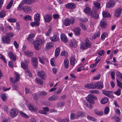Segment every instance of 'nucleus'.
<instances>
[{"instance_id":"obj_60","label":"nucleus","mask_w":122,"mask_h":122,"mask_svg":"<svg viewBox=\"0 0 122 122\" xmlns=\"http://www.w3.org/2000/svg\"><path fill=\"white\" fill-rule=\"evenodd\" d=\"M32 96L34 99L36 101L38 100V97L36 94L34 93L33 94Z\"/></svg>"},{"instance_id":"obj_17","label":"nucleus","mask_w":122,"mask_h":122,"mask_svg":"<svg viewBox=\"0 0 122 122\" xmlns=\"http://www.w3.org/2000/svg\"><path fill=\"white\" fill-rule=\"evenodd\" d=\"M61 40L64 43L67 42V39L66 36L63 34H61L60 36Z\"/></svg>"},{"instance_id":"obj_22","label":"nucleus","mask_w":122,"mask_h":122,"mask_svg":"<svg viewBox=\"0 0 122 122\" xmlns=\"http://www.w3.org/2000/svg\"><path fill=\"white\" fill-rule=\"evenodd\" d=\"M76 41L74 40L71 41L69 45L71 47H76L77 44L76 42Z\"/></svg>"},{"instance_id":"obj_21","label":"nucleus","mask_w":122,"mask_h":122,"mask_svg":"<svg viewBox=\"0 0 122 122\" xmlns=\"http://www.w3.org/2000/svg\"><path fill=\"white\" fill-rule=\"evenodd\" d=\"M28 107L29 110L31 111H33L34 112H36L38 110L37 108H34L32 105V104L30 103L29 104Z\"/></svg>"},{"instance_id":"obj_56","label":"nucleus","mask_w":122,"mask_h":122,"mask_svg":"<svg viewBox=\"0 0 122 122\" xmlns=\"http://www.w3.org/2000/svg\"><path fill=\"white\" fill-rule=\"evenodd\" d=\"M117 85L121 88H122V84L118 79H117Z\"/></svg>"},{"instance_id":"obj_28","label":"nucleus","mask_w":122,"mask_h":122,"mask_svg":"<svg viewBox=\"0 0 122 122\" xmlns=\"http://www.w3.org/2000/svg\"><path fill=\"white\" fill-rule=\"evenodd\" d=\"M33 0H23L22 3L23 5L27 4L29 5H30L32 3V1Z\"/></svg>"},{"instance_id":"obj_6","label":"nucleus","mask_w":122,"mask_h":122,"mask_svg":"<svg viewBox=\"0 0 122 122\" xmlns=\"http://www.w3.org/2000/svg\"><path fill=\"white\" fill-rule=\"evenodd\" d=\"M8 54L10 59L12 61L15 62V61L16 57L15 54L11 51H9Z\"/></svg>"},{"instance_id":"obj_11","label":"nucleus","mask_w":122,"mask_h":122,"mask_svg":"<svg viewBox=\"0 0 122 122\" xmlns=\"http://www.w3.org/2000/svg\"><path fill=\"white\" fill-rule=\"evenodd\" d=\"M32 64L34 68H36L38 66V60L35 57H34L32 58Z\"/></svg>"},{"instance_id":"obj_37","label":"nucleus","mask_w":122,"mask_h":122,"mask_svg":"<svg viewBox=\"0 0 122 122\" xmlns=\"http://www.w3.org/2000/svg\"><path fill=\"white\" fill-rule=\"evenodd\" d=\"M91 15L92 17L95 19H97L99 16L98 14L95 12L92 13Z\"/></svg>"},{"instance_id":"obj_49","label":"nucleus","mask_w":122,"mask_h":122,"mask_svg":"<svg viewBox=\"0 0 122 122\" xmlns=\"http://www.w3.org/2000/svg\"><path fill=\"white\" fill-rule=\"evenodd\" d=\"M36 81L38 84L40 85H42L43 84L42 81L39 79L36 78Z\"/></svg>"},{"instance_id":"obj_53","label":"nucleus","mask_w":122,"mask_h":122,"mask_svg":"<svg viewBox=\"0 0 122 122\" xmlns=\"http://www.w3.org/2000/svg\"><path fill=\"white\" fill-rule=\"evenodd\" d=\"M60 55L66 57L67 56V52L65 51H62L61 52Z\"/></svg>"},{"instance_id":"obj_52","label":"nucleus","mask_w":122,"mask_h":122,"mask_svg":"<svg viewBox=\"0 0 122 122\" xmlns=\"http://www.w3.org/2000/svg\"><path fill=\"white\" fill-rule=\"evenodd\" d=\"M52 30V27H50L48 29V30L47 32L46 33V36H49L50 34V33H51V31Z\"/></svg>"},{"instance_id":"obj_26","label":"nucleus","mask_w":122,"mask_h":122,"mask_svg":"<svg viewBox=\"0 0 122 122\" xmlns=\"http://www.w3.org/2000/svg\"><path fill=\"white\" fill-rule=\"evenodd\" d=\"M112 92L111 91H107L105 90H103L102 91V94L108 97L111 96L110 93H111Z\"/></svg>"},{"instance_id":"obj_34","label":"nucleus","mask_w":122,"mask_h":122,"mask_svg":"<svg viewBox=\"0 0 122 122\" xmlns=\"http://www.w3.org/2000/svg\"><path fill=\"white\" fill-rule=\"evenodd\" d=\"M30 24L31 26L33 27L34 26H38L40 25V23L37 21H35V22H31Z\"/></svg>"},{"instance_id":"obj_42","label":"nucleus","mask_w":122,"mask_h":122,"mask_svg":"<svg viewBox=\"0 0 122 122\" xmlns=\"http://www.w3.org/2000/svg\"><path fill=\"white\" fill-rule=\"evenodd\" d=\"M20 114L21 116L25 118H28L29 117L27 115L25 114V113L22 112L20 111L19 113Z\"/></svg>"},{"instance_id":"obj_19","label":"nucleus","mask_w":122,"mask_h":122,"mask_svg":"<svg viewBox=\"0 0 122 122\" xmlns=\"http://www.w3.org/2000/svg\"><path fill=\"white\" fill-rule=\"evenodd\" d=\"M35 37V35L33 34H30L27 37V39L29 42H31L33 41V38Z\"/></svg>"},{"instance_id":"obj_12","label":"nucleus","mask_w":122,"mask_h":122,"mask_svg":"<svg viewBox=\"0 0 122 122\" xmlns=\"http://www.w3.org/2000/svg\"><path fill=\"white\" fill-rule=\"evenodd\" d=\"M115 1L113 0H111L109 1L106 4V7L109 8H113L114 5Z\"/></svg>"},{"instance_id":"obj_8","label":"nucleus","mask_w":122,"mask_h":122,"mask_svg":"<svg viewBox=\"0 0 122 122\" xmlns=\"http://www.w3.org/2000/svg\"><path fill=\"white\" fill-rule=\"evenodd\" d=\"M18 111L17 110L14 108H13L10 111V115L13 117H15L17 115Z\"/></svg>"},{"instance_id":"obj_1","label":"nucleus","mask_w":122,"mask_h":122,"mask_svg":"<svg viewBox=\"0 0 122 122\" xmlns=\"http://www.w3.org/2000/svg\"><path fill=\"white\" fill-rule=\"evenodd\" d=\"M95 98L94 96L92 94L89 95L86 97L87 102L85 103V105L88 108L91 109L93 108L92 105L94 104V99Z\"/></svg>"},{"instance_id":"obj_32","label":"nucleus","mask_w":122,"mask_h":122,"mask_svg":"<svg viewBox=\"0 0 122 122\" xmlns=\"http://www.w3.org/2000/svg\"><path fill=\"white\" fill-rule=\"evenodd\" d=\"M85 88L90 89H95L96 88L95 86H92V84H91V83L90 84L86 85L84 86Z\"/></svg>"},{"instance_id":"obj_54","label":"nucleus","mask_w":122,"mask_h":122,"mask_svg":"<svg viewBox=\"0 0 122 122\" xmlns=\"http://www.w3.org/2000/svg\"><path fill=\"white\" fill-rule=\"evenodd\" d=\"M99 36V35L98 33H95L92 36V38L93 39H95Z\"/></svg>"},{"instance_id":"obj_43","label":"nucleus","mask_w":122,"mask_h":122,"mask_svg":"<svg viewBox=\"0 0 122 122\" xmlns=\"http://www.w3.org/2000/svg\"><path fill=\"white\" fill-rule=\"evenodd\" d=\"M107 36V33H102L101 36V39L102 41H104L106 36Z\"/></svg>"},{"instance_id":"obj_18","label":"nucleus","mask_w":122,"mask_h":122,"mask_svg":"<svg viewBox=\"0 0 122 122\" xmlns=\"http://www.w3.org/2000/svg\"><path fill=\"white\" fill-rule=\"evenodd\" d=\"M74 33L76 36L80 35L81 33V30L80 28L74 29L73 30Z\"/></svg>"},{"instance_id":"obj_44","label":"nucleus","mask_w":122,"mask_h":122,"mask_svg":"<svg viewBox=\"0 0 122 122\" xmlns=\"http://www.w3.org/2000/svg\"><path fill=\"white\" fill-rule=\"evenodd\" d=\"M91 9L89 7H86L83 10L86 13L88 14L90 13Z\"/></svg>"},{"instance_id":"obj_39","label":"nucleus","mask_w":122,"mask_h":122,"mask_svg":"<svg viewBox=\"0 0 122 122\" xmlns=\"http://www.w3.org/2000/svg\"><path fill=\"white\" fill-rule=\"evenodd\" d=\"M6 15V12L3 10H2L0 12V18H3L5 17Z\"/></svg>"},{"instance_id":"obj_25","label":"nucleus","mask_w":122,"mask_h":122,"mask_svg":"<svg viewBox=\"0 0 122 122\" xmlns=\"http://www.w3.org/2000/svg\"><path fill=\"white\" fill-rule=\"evenodd\" d=\"M102 15L103 17H110L111 15L110 13L106 11H103L102 12Z\"/></svg>"},{"instance_id":"obj_47","label":"nucleus","mask_w":122,"mask_h":122,"mask_svg":"<svg viewBox=\"0 0 122 122\" xmlns=\"http://www.w3.org/2000/svg\"><path fill=\"white\" fill-rule=\"evenodd\" d=\"M25 75H27L28 76H32V74L29 70H27L25 71Z\"/></svg>"},{"instance_id":"obj_7","label":"nucleus","mask_w":122,"mask_h":122,"mask_svg":"<svg viewBox=\"0 0 122 122\" xmlns=\"http://www.w3.org/2000/svg\"><path fill=\"white\" fill-rule=\"evenodd\" d=\"M11 39L7 36H3L2 38V41L3 43L6 44H9L10 43Z\"/></svg>"},{"instance_id":"obj_13","label":"nucleus","mask_w":122,"mask_h":122,"mask_svg":"<svg viewBox=\"0 0 122 122\" xmlns=\"http://www.w3.org/2000/svg\"><path fill=\"white\" fill-rule=\"evenodd\" d=\"M21 67L24 70H26L28 69V62L27 61H24L21 62Z\"/></svg>"},{"instance_id":"obj_31","label":"nucleus","mask_w":122,"mask_h":122,"mask_svg":"<svg viewBox=\"0 0 122 122\" xmlns=\"http://www.w3.org/2000/svg\"><path fill=\"white\" fill-rule=\"evenodd\" d=\"M64 66L65 68H67L69 67V61L67 59H65L64 60Z\"/></svg>"},{"instance_id":"obj_59","label":"nucleus","mask_w":122,"mask_h":122,"mask_svg":"<svg viewBox=\"0 0 122 122\" xmlns=\"http://www.w3.org/2000/svg\"><path fill=\"white\" fill-rule=\"evenodd\" d=\"M53 15L54 19H58L60 17L59 15L57 14H53Z\"/></svg>"},{"instance_id":"obj_23","label":"nucleus","mask_w":122,"mask_h":122,"mask_svg":"<svg viewBox=\"0 0 122 122\" xmlns=\"http://www.w3.org/2000/svg\"><path fill=\"white\" fill-rule=\"evenodd\" d=\"M53 43L52 42L47 43L46 44V47L47 49H50L54 47Z\"/></svg>"},{"instance_id":"obj_36","label":"nucleus","mask_w":122,"mask_h":122,"mask_svg":"<svg viewBox=\"0 0 122 122\" xmlns=\"http://www.w3.org/2000/svg\"><path fill=\"white\" fill-rule=\"evenodd\" d=\"M22 9L23 11L25 12H27L30 10L29 7L28 6H25L22 8Z\"/></svg>"},{"instance_id":"obj_61","label":"nucleus","mask_w":122,"mask_h":122,"mask_svg":"<svg viewBox=\"0 0 122 122\" xmlns=\"http://www.w3.org/2000/svg\"><path fill=\"white\" fill-rule=\"evenodd\" d=\"M25 92L26 94L31 93V94H32V92L27 88H25Z\"/></svg>"},{"instance_id":"obj_20","label":"nucleus","mask_w":122,"mask_h":122,"mask_svg":"<svg viewBox=\"0 0 122 122\" xmlns=\"http://www.w3.org/2000/svg\"><path fill=\"white\" fill-rule=\"evenodd\" d=\"M96 62L94 64H91L90 67L91 68H92L96 66L97 64L99 62V57L98 56L96 59Z\"/></svg>"},{"instance_id":"obj_45","label":"nucleus","mask_w":122,"mask_h":122,"mask_svg":"<svg viewBox=\"0 0 122 122\" xmlns=\"http://www.w3.org/2000/svg\"><path fill=\"white\" fill-rule=\"evenodd\" d=\"M24 19L25 21H27L28 20H31V19L30 16L27 15L25 16L24 18Z\"/></svg>"},{"instance_id":"obj_63","label":"nucleus","mask_w":122,"mask_h":122,"mask_svg":"<svg viewBox=\"0 0 122 122\" xmlns=\"http://www.w3.org/2000/svg\"><path fill=\"white\" fill-rule=\"evenodd\" d=\"M8 65L10 67L13 68V63L12 62L9 61L8 62Z\"/></svg>"},{"instance_id":"obj_57","label":"nucleus","mask_w":122,"mask_h":122,"mask_svg":"<svg viewBox=\"0 0 122 122\" xmlns=\"http://www.w3.org/2000/svg\"><path fill=\"white\" fill-rule=\"evenodd\" d=\"M121 90L120 89H118L114 93L116 95L118 96H119L121 94Z\"/></svg>"},{"instance_id":"obj_27","label":"nucleus","mask_w":122,"mask_h":122,"mask_svg":"<svg viewBox=\"0 0 122 122\" xmlns=\"http://www.w3.org/2000/svg\"><path fill=\"white\" fill-rule=\"evenodd\" d=\"M75 59L73 56H71L70 59V64L73 66L75 64Z\"/></svg>"},{"instance_id":"obj_30","label":"nucleus","mask_w":122,"mask_h":122,"mask_svg":"<svg viewBox=\"0 0 122 122\" xmlns=\"http://www.w3.org/2000/svg\"><path fill=\"white\" fill-rule=\"evenodd\" d=\"M60 52V48L58 47L56 48L55 51V56L56 58L59 55Z\"/></svg>"},{"instance_id":"obj_55","label":"nucleus","mask_w":122,"mask_h":122,"mask_svg":"<svg viewBox=\"0 0 122 122\" xmlns=\"http://www.w3.org/2000/svg\"><path fill=\"white\" fill-rule=\"evenodd\" d=\"M93 4L96 8L98 9H99V3L97 2H94Z\"/></svg>"},{"instance_id":"obj_35","label":"nucleus","mask_w":122,"mask_h":122,"mask_svg":"<svg viewBox=\"0 0 122 122\" xmlns=\"http://www.w3.org/2000/svg\"><path fill=\"white\" fill-rule=\"evenodd\" d=\"M37 74L40 76H46L45 72L42 70L38 71Z\"/></svg>"},{"instance_id":"obj_38","label":"nucleus","mask_w":122,"mask_h":122,"mask_svg":"<svg viewBox=\"0 0 122 122\" xmlns=\"http://www.w3.org/2000/svg\"><path fill=\"white\" fill-rule=\"evenodd\" d=\"M108 101L109 100L108 98L104 97L102 99L101 102L102 104H105L107 103Z\"/></svg>"},{"instance_id":"obj_40","label":"nucleus","mask_w":122,"mask_h":122,"mask_svg":"<svg viewBox=\"0 0 122 122\" xmlns=\"http://www.w3.org/2000/svg\"><path fill=\"white\" fill-rule=\"evenodd\" d=\"M40 19V15L38 13H37L35 17H34V20L35 21H38Z\"/></svg>"},{"instance_id":"obj_33","label":"nucleus","mask_w":122,"mask_h":122,"mask_svg":"<svg viewBox=\"0 0 122 122\" xmlns=\"http://www.w3.org/2000/svg\"><path fill=\"white\" fill-rule=\"evenodd\" d=\"M1 97L2 100L4 102H5L7 98L6 94L5 93L2 94L1 95Z\"/></svg>"},{"instance_id":"obj_15","label":"nucleus","mask_w":122,"mask_h":122,"mask_svg":"<svg viewBox=\"0 0 122 122\" xmlns=\"http://www.w3.org/2000/svg\"><path fill=\"white\" fill-rule=\"evenodd\" d=\"M50 39L52 42H54L59 41L60 40V38L57 35H55L50 37Z\"/></svg>"},{"instance_id":"obj_24","label":"nucleus","mask_w":122,"mask_h":122,"mask_svg":"<svg viewBox=\"0 0 122 122\" xmlns=\"http://www.w3.org/2000/svg\"><path fill=\"white\" fill-rule=\"evenodd\" d=\"M58 99V97L57 95H53L49 97L48 98V100L49 101H52L57 100Z\"/></svg>"},{"instance_id":"obj_10","label":"nucleus","mask_w":122,"mask_h":122,"mask_svg":"<svg viewBox=\"0 0 122 122\" xmlns=\"http://www.w3.org/2000/svg\"><path fill=\"white\" fill-rule=\"evenodd\" d=\"M65 7L67 9H74L75 8L76 6L74 3H69L66 5Z\"/></svg>"},{"instance_id":"obj_16","label":"nucleus","mask_w":122,"mask_h":122,"mask_svg":"<svg viewBox=\"0 0 122 122\" xmlns=\"http://www.w3.org/2000/svg\"><path fill=\"white\" fill-rule=\"evenodd\" d=\"M107 22L106 19L103 18L102 19L100 22V25L101 27L102 28H104L106 25Z\"/></svg>"},{"instance_id":"obj_29","label":"nucleus","mask_w":122,"mask_h":122,"mask_svg":"<svg viewBox=\"0 0 122 122\" xmlns=\"http://www.w3.org/2000/svg\"><path fill=\"white\" fill-rule=\"evenodd\" d=\"M24 53L29 57L32 56L33 54V52L28 50L25 51Z\"/></svg>"},{"instance_id":"obj_58","label":"nucleus","mask_w":122,"mask_h":122,"mask_svg":"<svg viewBox=\"0 0 122 122\" xmlns=\"http://www.w3.org/2000/svg\"><path fill=\"white\" fill-rule=\"evenodd\" d=\"M78 19L80 21L82 22H85L88 20L87 18H85V19H84L82 18H79Z\"/></svg>"},{"instance_id":"obj_2","label":"nucleus","mask_w":122,"mask_h":122,"mask_svg":"<svg viewBox=\"0 0 122 122\" xmlns=\"http://www.w3.org/2000/svg\"><path fill=\"white\" fill-rule=\"evenodd\" d=\"M92 47V42L88 38H86L84 41V42H81L80 48L82 50H86Z\"/></svg>"},{"instance_id":"obj_5","label":"nucleus","mask_w":122,"mask_h":122,"mask_svg":"<svg viewBox=\"0 0 122 122\" xmlns=\"http://www.w3.org/2000/svg\"><path fill=\"white\" fill-rule=\"evenodd\" d=\"M52 18V16L49 14H46L44 17V20L45 23H48L51 21Z\"/></svg>"},{"instance_id":"obj_48","label":"nucleus","mask_w":122,"mask_h":122,"mask_svg":"<svg viewBox=\"0 0 122 122\" xmlns=\"http://www.w3.org/2000/svg\"><path fill=\"white\" fill-rule=\"evenodd\" d=\"M91 83L92 84V86H95L96 88H99V82H98L95 83L93 82H91Z\"/></svg>"},{"instance_id":"obj_4","label":"nucleus","mask_w":122,"mask_h":122,"mask_svg":"<svg viewBox=\"0 0 122 122\" xmlns=\"http://www.w3.org/2000/svg\"><path fill=\"white\" fill-rule=\"evenodd\" d=\"M43 40L40 38L36 39L34 42V47L36 50H39L41 46Z\"/></svg>"},{"instance_id":"obj_14","label":"nucleus","mask_w":122,"mask_h":122,"mask_svg":"<svg viewBox=\"0 0 122 122\" xmlns=\"http://www.w3.org/2000/svg\"><path fill=\"white\" fill-rule=\"evenodd\" d=\"M38 58L39 59L40 62L42 64H44V60L47 62L48 61V58L46 57L45 56H42L41 57H39Z\"/></svg>"},{"instance_id":"obj_50","label":"nucleus","mask_w":122,"mask_h":122,"mask_svg":"<svg viewBox=\"0 0 122 122\" xmlns=\"http://www.w3.org/2000/svg\"><path fill=\"white\" fill-rule=\"evenodd\" d=\"M7 20L10 22H15L16 21V20L15 19L9 18L7 19Z\"/></svg>"},{"instance_id":"obj_64","label":"nucleus","mask_w":122,"mask_h":122,"mask_svg":"<svg viewBox=\"0 0 122 122\" xmlns=\"http://www.w3.org/2000/svg\"><path fill=\"white\" fill-rule=\"evenodd\" d=\"M69 120L68 118L66 117L65 119L60 120L59 121L61 122H68Z\"/></svg>"},{"instance_id":"obj_62","label":"nucleus","mask_w":122,"mask_h":122,"mask_svg":"<svg viewBox=\"0 0 122 122\" xmlns=\"http://www.w3.org/2000/svg\"><path fill=\"white\" fill-rule=\"evenodd\" d=\"M14 45L16 48H18L19 47V45L16 41H14Z\"/></svg>"},{"instance_id":"obj_9","label":"nucleus","mask_w":122,"mask_h":122,"mask_svg":"<svg viewBox=\"0 0 122 122\" xmlns=\"http://www.w3.org/2000/svg\"><path fill=\"white\" fill-rule=\"evenodd\" d=\"M122 9L121 8H119L117 9L114 13L115 16L117 18L119 17L122 13Z\"/></svg>"},{"instance_id":"obj_51","label":"nucleus","mask_w":122,"mask_h":122,"mask_svg":"<svg viewBox=\"0 0 122 122\" xmlns=\"http://www.w3.org/2000/svg\"><path fill=\"white\" fill-rule=\"evenodd\" d=\"M8 37H13L15 35L12 32H10L8 33L6 35Z\"/></svg>"},{"instance_id":"obj_3","label":"nucleus","mask_w":122,"mask_h":122,"mask_svg":"<svg viewBox=\"0 0 122 122\" xmlns=\"http://www.w3.org/2000/svg\"><path fill=\"white\" fill-rule=\"evenodd\" d=\"M76 20L74 17H72L70 18H66L64 21V24L66 26H69L71 24H73L75 23Z\"/></svg>"},{"instance_id":"obj_41","label":"nucleus","mask_w":122,"mask_h":122,"mask_svg":"<svg viewBox=\"0 0 122 122\" xmlns=\"http://www.w3.org/2000/svg\"><path fill=\"white\" fill-rule=\"evenodd\" d=\"M110 109L108 106L106 107L105 108L104 110V113L105 114L107 115L109 112Z\"/></svg>"},{"instance_id":"obj_46","label":"nucleus","mask_w":122,"mask_h":122,"mask_svg":"<svg viewBox=\"0 0 122 122\" xmlns=\"http://www.w3.org/2000/svg\"><path fill=\"white\" fill-rule=\"evenodd\" d=\"M0 59L3 61L5 63H7V61L5 60V56L2 54H0Z\"/></svg>"}]
</instances>
